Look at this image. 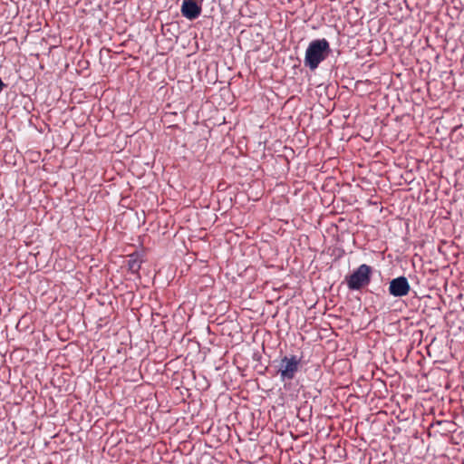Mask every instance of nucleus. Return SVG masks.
<instances>
[{"mask_svg":"<svg viewBox=\"0 0 464 464\" xmlns=\"http://www.w3.org/2000/svg\"><path fill=\"white\" fill-rule=\"evenodd\" d=\"M330 52V44L326 39L323 38L310 42L305 51L304 65L311 71H314L328 57Z\"/></svg>","mask_w":464,"mask_h":464,"instance_id":"f257e3e1","label":"nucleus"},{"mask_svg":"<svg viewBox=\"0 0 464 464\" xmlns=\"http://www.w3.org/2000/svg\"><path fill=\"white\" fill-rule=\"evenodd\" d=\"M410 291L411 285L405 276L396 277L390 282L389 293L395 297L405 296Z\"/></svg>","mask_w":464,"mask_h":464,"instance_id":"20e7f679","label":"nucleus"},{"mask_svg":"<svg viewBox=\"0 0 464 464\" xmlns=\"http://www.w3.org/2000/svg\"><path fill=\"white\" fill-rule=\"evenodd\" d=\"M302 367V359L297 355H285L277 366V374L282 382L294 380Z\"/></svg>","mask_w":464,"mask_h":464,"instance_id":"f03ea898","label":"nucleus"},{"mask_svg":"<svg viewBox=\"0 0 464 464\" xmlns=\"http://www.w3.org/2000/svg\"><path fill=\"white\" fill-rule=\"evenodd\" d=\"M197 3L195 0H183L181 5V14L184 17L189 20L198 18L202 11L201 4L203 0H198Z\"/></svg>","mask_w":464,"mask_h":464,"instance_id":"39448f33","label":"nucleus"},{"mask_svg":"<svg viewBox=\"0 0 464 464\" xmlns=\"http://www.w3.org/2000/svg\"><path fill=\"white\" fill-rule=\"evenodd\" d=\"M372 268L366 265H361L349 276H346L347 286L350 290H359L367 285L371 281Z\"/></svg>","mask_w":464,"mask_h":464,"instance_id":"7ed1b4c3","label":"nucleus"},{"mask_svg":"<svg viewBox=\"0 0 464 464\" xmlns=\"http://www.w3.org/2000/svg\"><path fill=\"white\" fill-rule=\"evenodd\" d=\"M141 266V261L137 255H130L127 260L128 270L132 274H137Z\"/></svg>","mask_w":464,"mask_h":464,"instance_id":"423d86ee","label":"nucleus"}]
</instances>
